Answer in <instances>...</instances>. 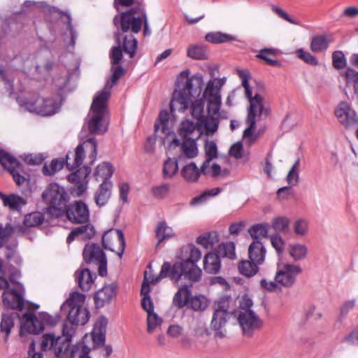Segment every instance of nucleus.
Wrapping results in <instances>:
<instances>
[{
    "instance_id": "9b49d317",
    "label": "nucleus",
    "mask_w": 358,
    "mask_h": 358,
    "mask_svg": "<svg viewBox=\"0 0 358 358\" xmlns=\"http://www.w3.org/2000/svg\"><path fill=\"white\" fill-rule=\"evenodd\" d=\"M301 272V267L297 264L278 262L275 280L281 287H290L295 283L297 276Z\"/></svg>"
},
{
    "instance_id": "39448f33",
    "label": "nucleus",
    "mask_w": 358,
    "mask_h": 358,
    "mask_svg": "<svg viewBox=\"0 0 358 358\" xmlns=\"http://www.w3.org/2000/svg\"><path fill=\"white\" fill-rule=\"evenodd\" d=\"M226 79L215 78L210 80L203 93V97L207 101V111L209 115L218 116L222 104L221 89Z\"/></svg>"
},
{
    "instance_id": "b1692460",
    "label": "nucleus",
    "mask_w": 358,
    "mask_h": 358,
    "mask_svg": "<svg viewBox=\"0 0 358 358\" xmlns=\"http://www.w3.org/2000/svg\"><path fill=\"white\" fill-rule=\"evenodd\" d=\"M345 82V94L351 99H358V72L353 69L348 68L341 73Z\"/></svg>"
},
{
    "instance_id": "f704fd0d",
    "label": "nucleus",
    "mask_w": 358,
    "mask_h": 358,
    "mask_svg": "<svg viewBox=\"0 0 358 358\" xmlns=\"http://www.w3.org/2000/svg\"><path fill=\"white\" fill-rule=\"evenodd\" d=\"M199 130L204 129L206 135L213 134L218 128V116H204L198 122Z\"/></svg>"
},
{
    "instance_id": "7c9ffc66",
    "label": "nucleus",
    "mask_w": 358,
    "mask_h": 358,
    "mask_svg": "<svg viewBox=\"0 0 358 358\" xmlns=\"http://www.w3.org/2000/svg\"><path fill=\"white\" fill-rule=\"evenodd\" d=\"M114 173V168L109 162H103L99 164L93 173V177L96 181L101 182H111L110 180Z\"/></svg>"
},
{
    "instance_id": "a19ab883",
    "label": "nucleus",
    "mask_w": 358,
    "mask_h": 358,
    "mask_svg": "<svg viewBox=\"0 0 358 358\" xmlns=\"http://www.w3.org/2000/svg\"><path fill=\"white\" fill-rule=\"evenodd\" d=\"M196 242L206 249H211L219 242V235L216 231H210L199 236Z\"/></svg>"
},
{
    "instance_id": "72a5a7b5",
    "label": "nucleus",
    "mask_w": 358,
    "mask_h": 358,
    "mask_svg": "<svg viewBox=\"0 0 358 358\" xmlns=\"http://www.w3.org/2000/svg\"><path fill=\"white\" fill-rule=\"evenodd\" d=\"M201 173V169H199L194 162L186 164L181 169L182 177L189 182H197Z\"/></svg>"
},
{
    "instance_id": "cd10ccee",
    "label": "nucleus",
    "mask_w": 358,
    "mask_h": 358,
    "mask_svg": "<svg viewBox=\"0 0 358 358\" xmlns=\"http://www.w3.org/2000/svg\"><path fill=\"white\" fill-rule=\"evenodd\" d=\"M196 140H183L180 148V155L178 158V162H183L185 159H193L198 155L199 150Z\"/></svg>"
},
{
    "instance_id": "603ef678",
    "label": "nucleus",
    "mask_w": 358,
    "mask_h": 358,
    "mask_svg": "<svg viewBox=\"0 0 358 358\" xmlns=\"http://www.w3.org/2000/svg\"><path fill=\"white\" fill-rule=\"evenodd\" d=\"M14 327L13 318L7 314H3L0 323L1 334H3L5 341H7L10 331Z\"/></svg>"
},
{
    "instance_id": "c85d7f7f",
    "label": "nucleus",
    "mask_w": 358,
    "mask_h": 358,
    "mask_svg": "<svg viewBox=\"0 0 358 358\" xmlns=\"http://www.w3.org/2000/svg\"><path fill=\"white\" fill-rule=\"evenodd\" d=\"M112 187L111 182L106 181L101 183L94 194V200L98 207L101 208L106 205L111 196Z\"/></svg>"
},
{
    "instance_id": "680f3d73",
    "label": "nucleus",
    "mask_w": 358,
    "mask_h": 358,
    "mask_svg": "<svg viewBox=\"0 0 358 358\" xmlns=\"http://www.w3.org/2000/svg\"><path fill=\"white\" fill-rule=\"evenodd\" d=\"M270 241L272 247L275 250L277 254L282 256L285 248V242L280 235L275 234L270 236Z\"/></svg>"
},
{
    "instance_id": "4c0bfd02",
    "label": "nucleus",
    "mask_w": 358,
    "mask_h": 358,
    "mask_svg": "<svg viewBox=\"0 0 358 358\" xmlns=\"http://www.w3.org/2000/svg\"><path fill=\"white\" fill-rule=\"evenodd\" d=\"M0 198L3 200L4 206L9 207V208L13 210H20L22 206L26 203L22 197L15 194L6 196L2 192H0Z\"/></svg>"
},
{
    "instance_id": "de8ad7c7",
    "label": "nucleus",
    "mask_w": 358,
    "mask_h": 358,
    "mask_svg": "<svg viewBox=\"0 0 358 358\" xmlns=\"http://www.w3.org/2000/svg\"><path fill=\"white\" fill-rule=\"evenodd\" d=\"M204 151L206 159L203 163V169H205L208 164H210L213 159L217 157V148L216 143L213 141H206L204 145Z\"/></svg>"
},
{
    "instance_id": "423d86ee",
    "label": "nucleus",
    "mask_w": 358,
    "mask_h": 358,
    "mask_svg": "<svg viewBox=\"0 0 358 358\" xmlns=\"http://www.w3.org/2000/svg\"><path fill=\"white\" fill-rule=\"evenodd\" d=\"M116 40L118 46L113 47L110 52L111 65H118L122 59V50L126 54L133 58L136 52L138 42L132 34L122 35L119 32L116 34Z\"/></svg>"
},
{
    "instance_id": "6ab92c4d",
    "label": "nucleus",
    "mask_w": 358,
    "mask_h": 358,
    "mask_svg": "<svg viewBox=\"0 0 358 358\" xmlns=\"http://www.w3.org/2000/svg\"><path fill=\"white\" fill-rule=\"evenodd\" d=\"M69 345L64 346V342L61 337L55 338L53 334H44L42 337L41 349L43 351L53 350L57 357H67Z\"/></svg>"
},
{
    "instance_id": "69168bd1",
    "label": "nucleus",
    "mask_w": 358,
    "mask_h": 358,
    "mask_svg": "<svg viewBox=\"0 0 358 358\" xmlns=\"http://www.w3.org/2000/svg\"><path fill=\"white\" fill-rule=\"evenodd\" d=\"M191 114L198 120V122L204 117L203 113V102L201 99L195 100L191 104Z\"/></svg>"
},
{
    "instance_id": "a878e982",
    "label": "nucleus",
    "mask_w": 358,
    "mask_h": 358,
    "mask_svg": "<svg viewBox=\"0 0 358 358\" xmlns=\"http://www.w3.org/2000/svg\"><path fill=\"white\" fill-rule=\"evenodd\" d=\"M85 157V152L83 145L79 144L73 152H68L64 163L69 171H74L83 164Z\"/></svg>"
},
{
    "instance_id": "13d9d810",
    "label": "nucleus",
    "mask_w": 358,
    "mask_h": 358,
    "mask_svg": "<svg viewBox=\"0 0 358 358\" xmlns=\"http://www.w3.org/2000/svg\"><path fill=\"white\" fill-rule=\"evenodd\" d=\"M87 228L88 224L76 227L69 234L66 238V242L70 243L76 238V237L79 236H80L81 240L85 241L89 238V234L87 232Z\"/></svg>"
},
{
    "instance_id": "6e6552de",
    "label": "nucleus",
    "mask_w": 358,
    "mask_h": 358,
    "mask_svg": "<svg viewBox=\"0 0 358 358\" xmlns=\"http://www.w3.org/2000/svg\"><path fill=\"white\" fill-rule=\"evenodd\" d=\"M43 199L50 205L51 213L62 215L66 207L67 194L64 188L57 184H50L42 194Z\"/></svg>"
},
{
    "instance_id": "5701e85b",
    "label": "nucleus",
    "mask_w": 358,
    "mask_h": 358,
    "mask_svg": "<svg viewBox=\"0 0 358 358\" xmlns=\"http://www.w3.org/2000/svg\"><path fill=\"white\" fill-rule=\"evenodd\" d=\"M24 320L23 324L21 326V332H27L29 334H37L42 332L44 329L43 321L38 318L36 315L31 311L25 313L22 315Z\"/></svg>"
},
{
    "instance_id": "aec40b11",
    "label": "nucleus",
    "mask_w": 358,
    "mask_h": 358,
    "mask_svg": "<svg viewBox=\"0 0 358 358\" xmlns=\"http://www.w3.org/2000/svg\"><path fill=\"white\" fill-rule=\"evenodd\" d=\"M91 264L101 277L108 275V260L104 251L97 244H91Z\"/></svg>"
},
{
    "instance_id": "e433bc0d",
    "label": "nucleus",
    "mask_w": 358,
    "mask_h": 358,
    "mask_svg": "<svg viewBox=\"0 0 358 358\" xmlns=\"http://www.w3.org/2000/svg\"><path fill=\"white\" fill-rule=\"evenodd\" d=\"M209 303L210 301L206 296L197 294L192 296L187 307L195 312L201 313L208 308Z\"/></svg>"
},
{
    "instance_id": "5fc2aeb1",
    "label": "nucleus",
    "mask_w": 358,
    "mask_h": 358,
    "mask_svg": "<svg viewBox=\"0 0 358 358\" xmlns=\"http://www.w3.org/2000/svg\"><path fill=\"white\" fill-rule=\"evenodd\" d=\"M178 170V161L168 158L164 163L163 176L165 178H172Z\"/></svg>"
},
{
    "instance_id": "ddd939ff",
    "label": "nucleus",
    "mask_w": 358,
    "mask_h": 358,
    "mask_svg": "<svg viewBox=\"0 0 358 358\" xmlns=\"http://www.w3.org/2000/svg\"><path fill=\"white\" fill-rule=\"evenodd\" d=\"M24 106L30 112L49 116L57 112L60 104L52 98L44 99L38 96L34 100L25 101Z\"/></svg>"
},
{
    "instance_id": "a211bd4d",
    "label": "nucleus",
    "mask_w": 358,
    "mask_h": 358,
    "mask_svg": "<svg viewBox=\"0 0 358 358\" xmlns=\"http://www.w3.org/2000/svg\"><path fill=\"white\" fill-rule=\"evenodd\" d=\"M118 285L116 282L105 284L93 295L94 307L96 309L103 308L110 304L116 296Z\"/></svg>"
},
{
    "instance_id": "f257e3e1",
    "label": "nucleus",
    "mask_w": 358,
    "mask_h": 358,
    "mask_svg": "<svg viewBox=\"0 0 358 358\" xmlns=\"http://www.w3.org/2000/svg\"><path fill=\"white\" fill-rule=\"evenodd\" d=\"M110 72L111 76L107 79L103 87L94 94L91 103V135H103L108 129V101L112 88L125 74V70L121 66L111 65Z\"/></svg>"
},
{
    "instance_id": "49530a36",
    "label": "nucleus",
    "mask_w": 358,
    "mask_h": 358,
    "mask_svg": "<svg viewBox=\"0 0 358 358\" xmlns=\"http://www.w3.org/2000/svg\"><path fill=\"white\" fill-rule=\"evenodd\" d=\"M329 41L325 35H317L313 37L310 48L313 52H321L328 48Z\"/></svg>"
},
{
    "instance_id": "1a4fd4ad",
    "label": "nucleus",
    "mask_w": 358,
    "mask_h": 358,
    "mask_svg": "<svg viewBox=\"0 0 358 358\" xmlns=\"http://www.w3.org/2000/svg\"><path fill=\"white\" fill-rule=\"evenodd\" d=\"M89 312L82 311L79 308H73L69 310L67 320L62 327V335L64 337V346L69 345L71 338L76 331V327L85 324L89 320Z\"/></svg>"
},
{
    "instance_id": "4be33fe9",
    "label": "nucleus",
    "mask_w": 358,
    "mask_h": 358,
    "mask_svg": "<svg viewBox=\"0 0 358 358\" xmlns=\"http://www.w3.org/2000/svg\"><path fill=\"white\" fill-rule=\"evenodd\" d=\"M64 212H66L68 219L73 222L83 223L87 220L88 208L83 201H76L75 203L66 206Z\"/></svg>"
},
{
    "instance_id": "7ed1b4c3",
    "label": "nucleus",
    "mask_w": 358,
    "mask_h": 358,
    "mask_svg": "<svg viewBox=\"0 0 358 358\" xmlns=\"http://www.w3.org/2000/svg\"><path fill=\"white\" fill-rule=\"evenodd\" d=\"M237 73L245 89V95L250 103L245 120L248 127L243 131V138L250 145L257 139V136L253 134L256 128V122L261 120L262 117H267L269 110L264 106L263 98L261 95L256 93L252 96V92L248 83L250 79L249 71L238 70Z\"/></svg>"
},
{
    "instance_id": "c756f323",
    "label": "nucleus",
    "mask_w": 358,
    "mask_h": 358,
    "mask_svg": "<svg viewBox=\"0 0 358 358\" xmlns=\"http://www.w3.org/2000/svg\"><path fill=\"white\" fill-rule=\"evenodd\" d=\"M191 286L183 285L179 287L173 298V305L178 309H182L187 306L190 299L192 298Z\"/></svg>"
},
{
    "instance_id": "338daca9",
    "label": "nucleus",
    "mask_w": 358,
    "mask_h": 358,
    "mask_svg": "<svg viewBox=\"0 0 358 358\" xmlns=\"http://www.w3.org/2000/svg\"><path fill=\"white\" fill-rule=\"evenodd\" d=\"M299 163L300 160L299 159H298L293 164L287 174V182L291 185H296L299 182V176L298 169L299 166Z\"/></svg>"
},
{
    "instance_id": "412c9836",
    "label": "nucleus",
    "mask_w": 358,
    "mask_h": 358,
    "mask_svg": "<svg viewBox=\"0 0 358 358\" xmlns=\"http://www.w3.org/2000/svg\"><path fill=\"white\" fill-rule=\"evenodd\" d=\"M23 295L22 288L6 289L3 292L2 301L8 308L22 310L24 306Z\"/></svg>"
},
{
    "instance_id": "393cba45",
    "label": "nucleus",
    "mask_w": 358,
    "mask_h": 358,
    "mask_svg": "<svg viewBox=\"0 0 358 358\" xmlns=\"http://www.w3.org/2000/svg\"><path fill=\"white\" fill-rule=\"evenodd\" d=\"M178 135L183 139H198L201 134L199 130V124L185 120L180 122L178 130Z\"/></svg>"
},
{
    "instance_id": "8fccbe9b",
    "label": "nucleus",
    "mask_w": 358,
    "mask_h": 358,
    "mask_svg": "<svg viewBox=\"0 0 358 358\" xmlns=\"http://www.w3.org/2000/svg\"><path fill=\"white\" fill-rule=\"evenodd\" d=\"M277 50L273 48H264L259 51L257 57L264 60L266 64L273 66H280L281 63L277 59H273L271 57L275 56Z\"/></svg>"
},
{
    "instance_id": "0eeeda50",
    "label": "nucleus",
    "mask_w": 358,
    "mask_h": 358,
    "mask_svg": "<svg viewBox=\"0 0 358 358\" xmlns=\"http://www.w3.org/2000/svg\"><path fill=\"white\" fill-rule=\"evenodd\" d=\"M108 324V319L105 315H101L95 321L91 331V338L93 343L91 351L101 348V353L103 358H108L113 352L111 345H105Z\"/></svg>"
},
{
    "instance_id": "052dcab7",
    "label": "nucleus",
    "mask_w": 358,
    "mask_h": 358,
    "mask_svg": "<svg viewBox=\"0 0 358 358\" xmlns=\"http://www.w3.org/2000/svg\"><path fill=\"white\" fill-rule=\"evenodd\" d=\"M289 220L285 217H278L273 220L271 223L272 228L276 232L287 233L289 230Z\"/></svg>"
},
{
    "instance_id": "473e14b6",
    "label": "nucleus",
    "mask_w": 358,
    "mask_h": 358,
    "mask_svg": "<svg viewBox=\"0 0 358 358\" xmlns=\"http://www.w3.org/2000/svg\"><path fill=\"white\" fill-rule=\"evenodd\" d=\"M78 287L83 292L90 290V268L82 264L74 274Z\"/></svg>"
},
{
    "instance_id": "0e129e2a",
    "label": "nucleus",
    "mask_w": 358,
    "mask_h": 358,
    "mask_svg": "<svg viewBox=\"0 0 358 358\" xmlns=\"http://www.w3.org/2000/svg\"><path fill=\"white\" fill-rule=\"evenodd\" d=\"M189 252V257L186 260L182 261L183 262H189L193 264L196 268H199L196 265V262L201 259V251L194 245L189 246L187 249Z\"/></svg>"
},
{
    "instance_id": "bb28decb",
    "label": "nucleus",
    "mask_w": 358,
    "mask_h": 358,
    "mask_svg": "<svg viewBox=\"0 0 358 358\" xmlns=\"http://www.w3.org/2000/svg\"><path fill=\"white\" fill-rule=\"evenodd\" d=\"M266 250L259 240L253 241L248 248V257L259 265H262L266 258Z\"/></svg>"
},
{
    "instance_id": "f8f14e48",
    "label": "nucleus",
    "mask_w": 358,
    "mask_h": 358,
    "mask_svg": "<svg viewBox=\"0 0 358 358\" xmlns=\"http://www.w3.org/2000/svg\"><path fill=\"white\" fill-rule=\"evenodd\" d=\"M237 319L243 335L248 338L252 337L255 331L263 326V321L251 310H240Z\"/></svg>"
},
{
    "instance_id": "79ce46f5",
    "label": "nucleus",
    "mask_w": 358,
    "mask_h": 358,
    "mask_svg": "<svg viewBox=\"0 0 358 358\" xmlns=\"http://www.w3.org/2000/svg\"><path fill=\"white\" fill-rule=\"evenodd\" d=\"M205 39L206 41L214 44L236 41L235 36L220 31L209 32L206 34Z\"/></svg>"
},
{
    "instance_id": "774afa93",
    "label": "nucleus",
    "mask_w": 358,
    "mask_h": 358,
    "mask_svg": "<svg viewBox=\"0 0 358 358\" xmlns=\"http://www.w3.org/2000/svg\"><path fill=\"white\" fill-rule=\"evenodd\" d=\"M170 191V185L164 183L157 186L152 187L151 192L152 195L157 199L165 198Z\"/></svg>"
},
{
    "instance_id": "2eb2a0df",
    "label": "nucleus",
    "mask_w": 358,
    "mask_h": 358,
    "mask_svg": "<svg viewBox=\"0 0 358 358\" xmlns=\"http://www.w3.org/2000/svg\"><path fill=\"white\" fill-rule=\"evenodd\" d=\"M90 174V169L85 166L72 172L67 176V180L74 186L71 189V194L73 196H81L87 188V177Z\"/></svg>"
},
{
    "instance_id": "f03ea898",
    "label": "nucleus",
    "mask_w": 358,
    "mask_h": 358,
    "mask_svg": "<svg viewBox=\"0 0 358 358\" xmlns=\"http://www.w3.org/2000/svg\"><path fill=\"white\" fill-rule=\"evenodd\" d=\"M190 71L185 69L177 77L176 89L170 103L172 113L178 110L185 112L192 102L191 97L199 96L203 85V76L196 73L189 77Z\"/></svg>"
},
{
    "instance_id": "f3484780",
    "label": "nucleus",
    "mask_w": 358,
    "mask_h": 358,
    "mask_svg": "<svg viewBox=\"0 0 358 358\" xmlns=\"http://www.w3.org/2000/svg\"><path fill=\"white\" fill-rule=\"evenodd\" d=\"M0 164L8 169L17 185L24 182V177L19 173L22 169V165L14 157L2 150H0Z\"/></svg>"
},
{
    "instance_id": "9d476101",
    "label": "nucleus",
    "mask_w": 358,
    "mask_h": 358,
    "mask_svg": "<svg viewBox=\"0 0 358 358\" xmlns=\"http://www.w3.org/2000/svg\"><path fill=\"white\" fill-rule=\"evenodd\" d=\"M114 24L120 27L123 33L131 31L132 33H138L142 27L141 15L139 14L138 8H133L127 12L122 13L120 15L115 16Z\"/></svg>"
},
{
    "instance_id": "2f4dec72",
    "label": "nucleus",
    "mask_w": 358,
    "mask_h": 358,
    "mask_svg": "<svg viewBox=\"0 0 358 358\" xmlns=\"http://www.w3.org/2000/svg\"><path fill=\"white\" fill-rule=\"evenodd\" d=\"M86 334L83 340L77 343L71 350H69L67 357L62 358H90V348L85 343Z\"/></svg>"
},
{
    "instance_id": "c03bdc74",
    "label": "nucleus",
    "mask_w": 358,
    "mask_h": 358,
    "mask_svg": "<svg viewBox=\"0 0 358 358\" xmlns=\"http://www.w3.org/2000/svg\"><path fill=\"white\" fill-rule=\"evenodd\" d=\"M289 256L294 261L304 259L308 254V249L305 245L300 243L290 244L288 249Z\"/></svg>"
},
{
    "instance_id": "37998d69",
    "label": "nucleus",
    "mask_w": 358,
    "mask_h": 358,
    "mask_svg": "<svg viewBox=\"0 0 358 358\" xmlns=\"http://www.w3.org/2000/svg\"><path fill=\"white\" fill-rule=\"evenodd\" d=\"M155 234L159 243L166 239H169L175 236L173 229L168 226L164 221L159 222L155 229Z\"/></svg>"
},
{
    "instance_id": "58836bf2",
    "label": "nucleus",
    "mask_w": 358,
    "mask_h": 358,
    "mask_svg": "<svg viewBox=\"0 0 358 358\" xmlns=\"http://www.w3.org/2000/svg\"><path fill=\"white\" fill-rule=\"evenodd\" d=\"M259 265L252 260H242L238 264L239 273L248 278L254 276L259 271Z\"/></svg>"
},
{
    "instance_id": "bf43d9fd",
    "label": "nucleus",
    "mask_w": 358,
    "mask_h": 358,
    "mask_svg": "<svg viewBox=\"0 0 358 358\" xmlns=\"http://www.w3.org/2000/svg\"><path fill=\"white\" fill-rule=\"evenodd\" d=\"M162 319L157 313H152L148 315L147 317V331L152 334L160 328L162 324Z\"/></svg>"
},
{
    "instance_id": "dca6fc26",
    "label": "nucleus",
    "mask_w": 358,
    "mask_h": 358,
    "mask_svg": "<svg viewBox=\"0 0 358 358\" xmlns=\"http://www.w3.org/2000/svg\"><path fill=\"white\" fill-rule=\"evenodd\" d=\"M338 122L347 129L358 127V118L355 110L346 102H341L335 110Z\"/></svg>"
},
{
    "instance_id": "ea45409f",
    "label": "nucleus",
    "mask_w": 358,
    "mask_h": 358,
    "mask_svg": "<svg viewBox=\"0 0 358 358\" xmlns=\"http://www.w3.org/2000/svg\"><path fill=\"white\" fill-rule=\"evenodd\" d=\"M227 310L222 308H216L210 322L211 329H222L227 322Z\"/></svg>"
},
{
    "instance_id": "4468645a",
    "label": "nucleus",
    "mask_w": 358,
    "mask_h": 358,
    "mask_svg": "<svg viewBox=\"0 0 358 358\" xmlns=\"http://www.w3.org/2000/svg\"><path fill=\"white\" fill-rule=\"evenodd\" d=\"M102 245L106 250L115 252L120 258L125 248L124 234L120 229H110L102 236Z\"/></svg>"
},
{
    "instance_id": "20e7f679",
    "label": "nucleus",
    "mask_w": 358,
    "mask_h": 358,
    "mask_svg": "<svg viewBox=\"0 0 358 358\" xmlns=\"http://www.w3.org/2000/svg\"><path fill=\"white\" fill-rule=\"evenodd\" d=\"M202 271L200 268H196L189 262H176L171 264L164 262L161 267V271L155 282H157L162 278H169L173 283L178 284L182 277L184 276L191 282H195L201 279Z\"/></svg>"
},
{
    "instance_id": "c9c22d12",
    "label": "nucleus",
    "mask_w": 358,
    "mask_h": 358,
    "mask_svg": "<svg viewBox=\"0 0 358 358\" xmlns=\"http://www.w3.org/2000/svg\"><path fill=\"white\" fill-rule=\"evenodd\" d=\"M203 268L208 273L215 274L220 269V259L219 255L210 252L207 254L203 260Z\"/></svg>"
},
{
    "instance_id": "a18cd8bd",
    "label": "nucleus",
    "mask_w": 358,
    "mask_h": 358,
    "mask_svg": "<svg viewBox=\"0 0 358 358\" xmlns=\"http://www.w3.org/2000/svg\"><path fill=\"white\" fill-rule=\"evenodd\" d=\"M269 224L268 223H259L252 225L248 229V232L254 241L259 240L261 238L268 237Z\"/></svg>"
},
{
    "instance_id": "3c124183",
    "label": "nucleus",
    "mask_w": 358,
    "mask_h": 358,
    "mask_svg": "<svg viewBox=\"0 0 358 358\" xmlns=\"http://www.w3.org/2000/svg\"><path fill=\"white\" fill-rule=\"evenodd\" d=\"M187 56L193 59H206L208 58L205 48L199 45H189L187 49Z\"/></svg>"
},
{
    "instance_id": "864d4df0",
    "label": "nucleus",
    "mask_w": 358,
    "mask_h": 358,
    "mask_svg": "<svg viewBox=\"0 0 358 358\" xmlns=\"http://www.w3.org/2000/svg\"><path fill=\"white\" fill-rule=\"evenodd\" d=\"M85 300V296L83 294L74 292L70 295L69 299L66 301V305L69 306L70 310L76 307L82 311H88L87 309L83 308L82 307Z\"/></svg>"
},
{
    "instance_id": "09e8293b",
    "label": "nucleus",
    "mask_w": 358,
    "mask_h": 358,
    "mask_svg": "<svg viewBox=\"0 0 358 358\" xmlns=\"http://www.w3.org/2000/svg\"><path fill=\"white\" fill-rule=\"evenodd\" d=\"M219 256L234 259L236 257V246L234 242L222 243L217 249Z\"/></svg>"
},
{
    "instance_id": "6e6d98bb",
    "label": "nucleus",
    "mask_w": 358,
    "mask_h": 358,
    "mask_svg": "<svg viewBox=\"0 0 358 358\" xmlns=\"http://www.w3.org/2000/svg\"><path fill=\"white\" fill-rule=\"evenodd\" d=\"M64 159H52L51 163L48 165L45 164L43 167V173L45 176H53L55 173L61 170L64 165Z\"/></svg>"
},
{
    "instance_id": "4d7b16f0",
    "label": "nucleus",
    "mask_w": 358,
    "mask_h": 358,
    "mask_svg": "<svg viewBox=\"0 0 358 358\" xmlns=\"http://www.w3.org/2000/svg\"><path fill=\"white\" fill-rule=\"evenodd\" d=\"M44 221V216L39 212H34L27 215L24 219V225L27 227H34L41 224Z\"/></svg>"
},
{
    "instance_id": "e2e57ef3",
    "label": "nucleus",
    "mask_w": 358,
    "mask_h": 358,
    "mask_svg": "<svg viewBox=\"0 0 358 358\" xmlns=\"http://www.w3.org/2000/svg\"><path fill=\"white\" fill-rule=\"evenodd\" d=\"M296 56L308 64L317 66L318 64L317 59L312 55L309 52L299 48L296 50Z\"/></svg>"
}]
</instances>
